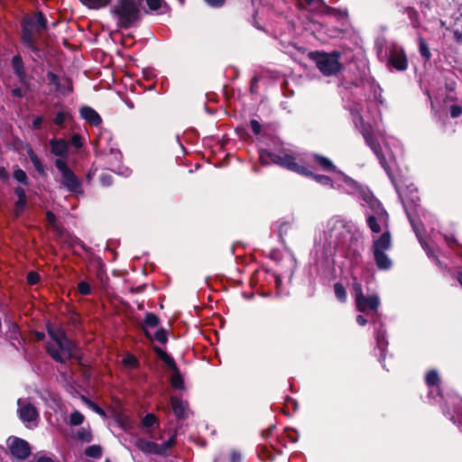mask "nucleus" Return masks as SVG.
<instances>
[{
    "mask_svg": "<svg viewBox=\"0 0 462 462\" xmlns=\"http://www.w3.org/2000/svg\"><path fill=\"white\" fill-rule=\"evenodd\" d=\"M259 159L263 164L274 163L284 167L290 171L297 173L311 176L317 182L323 186L334 187L332 180L326 175L313 174L307 167L295 162V158L286 152H270L266 150H262L259 154Z\"/></svg>",
    "mask_w": 462,
    "mask_h": 462,
    "instance_id": "1",
    "label": "nucleus"
},
{
    "mask_svg": "<svg viewBox=\"0 0 462 462\" xmlns=\"http://www.w3.org/2000/svg\"><path fill=\"white\" fill-rule=\"evenodd\" d=\"M51 341L47 343V352L57 362H66L70 358H79L76 346L69 340L61 329L48 328Z\"/></svg>",
    "mask_w": 462,
    "mask_h": 462,
    "instance_id": "2",
    "label": "nucleus"
},
{
    "mask_svg": "<svg viewBox=\"0 0 462 462\" xmlns=\"http://www.w3.org/2000/svg\"><path fill=\"white\" fill-rule=\"evenodd\" d=\"M142 2L143 0H116L111 12L119 28L127 29L138 21Z\"/></svg>",
    "mask_w": 462,
    "mask_h": 462,
    "instance_id": "3",
    "label": "nucleus"
},
{
    "mask_svg": "<svg viewBox=\"0 0 462 462\" xmlns=\"http://www.w3.org/2000/svg\"><path fill=\"white\" fill-rule=\"evenodd\" d=\"M319 71L327 77L337 75L343 69L340 62V53L337 51H315L310 53Z\"/></svg>",
    "mask_w": 462,
    "mask_h": 462,
    "instance_id": "4",
    "label": "nucleus"
},
{
    "mask_svg": "<svg viewBox=\"0 0 462 462\" xmlns=\"http://www.w3.org/2000/svg\"><path fill=\"white\" fill-rule=\"evenodd\" d=\"M388 214L382 204L374 199L369 201V210L366 212V222L374 233H380L383 227L388 226Z\"/></svg>",
    "mask_w": 462,
    "mask_h": 462,
    "instance_id": "5",
    "label": "nucleus"
},
{
    "mask_svg": "<svg viewBox=\"0 0 462 462\" xmlns=\"http://www.w3.org/2000/svg\"><path fill=\"white\" fill-rule=\"evenodd\" d=\"M55 166L60 172V184L70 193L78 196L82 195L81 180L68 167L66 162L62 159H57Z\"/></svg>",
    "mask_w": 462,
    "mask_h": 462,
    "instance_id": "6",
    "label": "nucleus"
},
{
    "mask_svg": "<svg viewBox=\"0 0 462 462\" xmlns=\"http://www.w3.org/2000/svg\"><path fill=\"white\" fill-rule=\"evenodd\" d=\"M354 123L356 126V128L360 129L362 135L366 143V144L371 148V150L374 152V153L376 155L377 159L380 162V164L383 168L385 170L386 167V161L383 154V151L381 148V145L374 134L372 133V130L370 127H365L364 125L363 118L356 113V115H354Z\"/></svg>",
    "mask_w": 462,
    "mask_h": 462,
    "instance_id": "7",
    "label": "nucleus"
},
{
    "mask_svg": "<svg viewBox=\"0 0 462 462\" xmlns=\"http://www.w3.org/2000/svg\"><path fill=\"white\" fill-rule=\"evenodd\" d=\"M49 84L54 86V90L60 96H69L73 91L72 81L66 76H58L53 72H48Z\"/></svg>",
    "mask_w": 462,
    "mask_h": 462,
    "instance_id": "8",
    "label": "nucleus"
},
{
    "mask_svg": "<svg viewBox=\"0 0 462 462\" xmlns=\"http://www.w3.org/2000/svg\"><path fill=\"white\" fill-rule=\"evenodd\" d=\"M8 447L11 454L22 460L26 459L31 454L29 443L16 437L8 439Z\"/></svg>",
    "mask_w": 462,
    "mask_h": 462,
    "instance_id": "9",
    "label": "nucleus"
},
{
    "mask_svg": "<svg viewBox=\"0 0 462 462\" xmlns=\"http://www.w3.org/2000/svg\"><path fill=\"white\" fill-rule=\"evenodd\" d=\"M17 405L19 417L24 423L35 422L37 420L39 413L32 404L23 402L22 400L19 399Z\"/></svg>",
    "mask_w": 462,
    "mask_h": 462,
    "instance_id": "10",
    "label": "nucleus"
},
{
    "mask_svg": "<svg viewBox=\"0 0 462 462\" xmlns=\"http://www.w3.org/2000/svg\"><path fill=\"white\" fill-rule=\"evenodd\" d=\"M389 62L397 70H405L408 66V61L404 51L396 47L391 50Z\"/></svg>",
    "mask_w": 462,
    "mask_h": 462,
    "instance_id": "11",
    "label": "nucleus"
},
{
    "mask_svg": "<svg viewBox=\"0 0 462 462\" xmlns=\"http://www.w3.org/2000/svg\"><path fill=\"white\" fill-rule=\"evenodd\" d=\"M79 115L87 123L93 126H98L102 124V118L99 114L88 106L80 107Z\"/></svg>",
    "mask_w": 462,
    "mask_h": 462,
    "instance_id": "12",
    "label": "nucleus"
},
{
    "mask_svg": "<svg viewBox=\"0 0 462 462\" xmlns=\"http://www.w3.org/2000/svg\"><path fill=\"white\" fill-rule=\"evenodd\" d=\"M32 23L24 22L23 23V44L31 49L33 51H37V48L34 45L35 38H34V32L35 29L32 28Z\"/></svg>",
    "mask_w": 462,
    "mask_h": 462,
    "instance_id": "13",
    "label": "nucleus"
},
{
    "mask_svg": "<svg viewBox=\"0 0 462 462\" xmlns=\"http://www.w3.org/2000/svg\"><path fill=\"white\" fill-rule=\"evenodd\" d=\"M315 161L317 164L326 171H336V166L334 163L327 157L312 154L307 161H302V162L311 166V161Z\"/></svg>",
    "mask_w": 462,
    "mask_h": 462,
    "instance_id": "14",
    "label": "nucleus"
},
{
    "mask_svg": "<svg viewBox=\"0 0 462 462\" xmlns=\"http://www.w3.org/2000/svg\"><path fill=\"white\" fill-rule=\"evenodd\" d=\"M425 380H426L427 385L430 389L429 395L430 396H433L434 394L439 395L440 394V391H439V381L440 380H439L438 372L436 370H431V371L428 372V374H426Z\"/></svg>",
    "mask_w": 462,
    "mask_h": 462,
    "instance_id": "15",
    "label": "nucleus"
},
{
    "mask_svg": "<svg viewBox=\"0 0 462 462\" xmlns=\"http://www.w3.org/2000/svg\"><path fill=\"white\" fill-rule=\"evenodd\" d=\"M392 246V238L389 231L385 230L382 236L374 240L373 251L385 252Z\"/></svg>",
    "mask_w": 462,
    "mask_h": 462,
    "instance_id": "16",
    "label": "nucleus"
},
{
    "mask_svg": "<svg viewBox=\"0 0 462 462\" xmlns=\"http://www.w3.org/2000/svg\"><path fill=\"white\" fill-rule=\"evenodd\" d=\"M361 305H356L360 312H365L367 310H376L380 304V300L377 295H370L368 297L363 296L360 300Z\"/></svg>",
    "mask_w": 462,
    "mask_h": 462,
    "instance_id": "17",
    "label": "nucleus"
},
{
    "mask_svg": "<svg viewBox=\"0 0 462 462\" xmlns=\"http://www.w3.org/2000/svg\"><path fill=\"white\" fill-rule=\"evenodd\" d=\"M328 227L331 231V236L340 237L344 235L345 231L349 232V230H346L345 222L338 217L331 218L328 221Z\"/></svg>",
    "mask_w": 462,
    "mask_h": 462,
    "instance_id": "18",
    "label": "nucleus"
},
{
    "mask_svg": "<svg viewBox=\"0 0 462 462\" xmlns=\"http://www.w3.org/2000/svg\"><path fill=\"white\" fill-rule=\"evenodd\" d=\"M310 10L317 14H332L334 9L325 5L322 0H305Z\"/></svg>",
    "mask_w": 462,
    "mask_h": 462,
    "instance_id": "19",
    "label": "nucleus"
},
{
    "mask_svg": "<svg viewBox=\"0 0 462 462\" xmlns=\"http://www.w3.org/2000/svg\"><path fill=\"white\" fill-rule=\"evenodd\" d=\"M171 408H172V411H173V413L178 417V418H186L187 417V403L182 402L180 399H179L178 397H175V396H172L171 398Z\"/></svg>",
    "mask_w": 462,
    "mask_h": 462,
    "instance_id": "20",
    "label": "nucleus"
},
{
    "mask_svg": "<svg viewBox=\"0 0 462 462\" xmlns=\"http://www.w3.org/2000/svg\"><path fill=\"white\" fill-rule=\"evenodd\" d=\"M137 448L144 453L159 455V444L146 439H138L136 441Z\"/></svg>",
    "mask_w": 462,
    "mask_h": 462,
    "instance_id": "21",
    "label": "nucleus"
},
{
    "mask_svg": "<svg viewBox=\"0 0 462 462\" xmlns=\"http://www.w3.org/2000/svg\"><path fill=\"white\" fill-rule=\"evenodd\" d=\"M373 253H374L375 263L380 270H388L391 268L392 261L388 257V255L385 254V252L377 250V251H373Z\"/></svg>",
    "mask_w": 462,
    "mask_h": 462,
    "instance_id": "22",
    "label": "nucleus"
},
{
    "mask_svg": "<svg viewBox=\"0 0 462 462\" xmlns=\"http://www.w3.org/2000/svg\"><path fill=\"white\" fill-rule=\"evenodd\" d=\"M12 67L16 74L18 79L20 82H24L26 74L23 67V62L22 60V58L19 55H15L12 60Z\"/></svg>",
    "mask_w": 462,
    "mask_h": 462,
    "instance_id": "23",
    "label": "nucleus"
},
{
    "mask_svg": "<svg viewBox=\"0 0 462 462\" xmlns=\"http://www.w3.org/2000/svg\"><path fill=\"white\" fill-rule=\"evenodd\" d=\"M50 143L51 152L56 156H63L68 151V143L63 139H52Z\"/></svg>",
    "mask_w": 462,
    "mask_h": 462,
    "instance_id": "24",
    "label": "nucleus"
},
{
    "mask_svg": "<svg viewBox=\"0 0 462 462\" xmlns=\"http://www.w3.org/2000/svg\"><path fill=\"white\" fill-rule=\"evenodd\" d=\"M24 22L32 23V26L33 29H35L37 32H40L41 30L45 29L46 27V19L42 15V14H37L33 17L25 19Z\"/></svg>",
    "mask_w": 462,
    "mask_h": 462,
    "instance_id": "25",
    "label": "nucleus"
},
{
    "mask_svg": "<svg viewBox=\"0 0 462 462\" xmlns=\"http://www.w3.org/2000/svg\"><path fill=\"white\" fill-rule=\"evenodd\" d=\"M443 238L447 245L453 251L457 252L460 248L457 239L455 237L452 232L444 230L442 233Z\"/></svg>",
    "mask_w": 462,
    "mask_h": 462,
    "instance_id": "26",
    "label": "nucleus"
},
{
    "mask_svg": "<svg viewBox=\"0 0 462 462\" xmlns=\"http://www.w3.org/2000/svg\"><path fill=\"white\" fill-rule=\"evenodd\" d=\"M154 351L157 353L158 356L163 361V363L171 368L172 371L178 369L175 364L174 359L168 355L162 348L155 346Z\"/></svg>",
    "mask_w": 462,
    "mask_h": 462,
    "instance_id": "27",
    "label": "nucleus"
},
{
    "mask_svg": "<svg viewBox=\"0 0 462 462\" xmlns=\"http://www.w3.org/2000/svg\"><path fill=\"white\" fill-rule=\"evenodd\" d=\"M82 5L89 9L98 10L106 7L112 0H79Z\"/></svg>",
    "mask_w": 462,
    "mask_h": 462,
    "instance_id": "28",
    "label": "nucleus"
},
{
    "mask_svg": "<svg viewBox=\"0 0 462 462\" xmlns=\"http://www.w3.org/2000/svg\"><path fill=\"white\" fill-rule=\"evenodd\" d=\"M375 339H376L377 346L381 349V351H383L385 349L388 342L385 338V330L383 329L382 325L375 332Z\"/></svg>",
    "mask_w": 462,
    "mask_h": 462,
    "instance_id": "29",
    "label": "nucleus"
},
{
    "mask_svg": "<svg viewBox=\"0 0 462 462\" xmlns=\"http://www.w3.org/2000/svg\"><path fill=\"white\" fill-rule=\"evenodd\" d=\"M352 292L355 297L356 305H361L360 300L363 299L364 293L360 282L356 280L352 283Z\"/></svg>",
    "mask_w": 462,
    "mask_h": 462,
    "instance_id": "30",
    "label": "nucleus"
},
{
    "mask_svg": "<svg viewBox=\"0 0 462 462\" xmlns=\"http://www.w3.org/2000/svg\"><path fill=\"white\" fill-rule=\"evenodd\" d=\"M171 383L172 387L176 389H182L184 387L183 380L178 369L173 370V374L171 377Z\"/></svg>",
    "mask_w": 462,
    "mask_h": 462,
    "instance_id": "31",
    "label": "nucleus"
},
{
    "mask_svg": "<svg viewBox=\"0 0 462 462\" xmlns=\"http://www.w3.org/2000/svg\"><path fill=\"white\" fill-rule=\"evenodd\" d=\"M76 438L83 442H90L92 434L88 429L81 428L77 431Z\"/></svg>",
    "mask_w": 462,
    "mask_h": 462,
    "instance_id": "32",
    "label": "nucleus"
},
{
    "mask_svg": "<svg viewBox=\"0 0 462 462\" xmlns=\"http://www.w3.org/2000/svg\"><path fill=\"white\" fill-rule=\"evenodd\" d=\"M85 454L87 457L98 458L102 456V449L97 445H92L86 448Z\"/></svg>",
    "mask_w": 462,
    "mask_h": 462,
    "instance_id": "33",
    "label": "nucleus"
},
{
    "mask_svg": "<svg viewBox=\"0 0 462 462\" xmlns=\"http://www.w3.org/2000/svg\"><path fill=\"white\" fill-rule=\"evenodd\" d=\"M82 401L90 408L93 411L99 414L102 417H106V412L103 409H101L97 404H96L94 402L90 401L89 399L86 398L85 396H82Z\"/></svg>",
    "mask_w": 462,
    "mask_h": 462,
    "instance_id": "34",
    "label": "nucleus"
},
{
    "mask_svg": "<svg viewBox=\"0 0 462 462\" xmlns=\"http://www.w3.org/2000/svg\"><path fill=\"white\" fill-rule=\"evenodd\" d=\"M335 295L338 300L345 302L346 300V291L341 283H336L334 285Z\"/></svg>",
    "mask_w": 462,
    "mask_h": 462,
    "instance_id": "35",
    "label": "nucleus"
},
{
    "mask_svg": "<svg viewBox=\"0 0 462 462\" xmlns=\"http://www.w3.org/2000/svg\"><path fill=\"white\" fill-rule=\"evenodd\" d=\"M84 415L79 411H73L69 416V423L73 426H78L83 423Z\"/></svg>",
    "mask_w": 462,
    "mask_h": 462,
    "instance_id": "36",
    "label": "nucleus"
},
{
    "mask_svg": "<svg viewBox=\"0 0 462 462\" xmlns=\"http://www.w3.org/2000/svg\"><path fill=\"white\" fill-rule=\"evenodd\" d=\"M411 226L413 227V230L414 232L416 233V236H418L419 240H420V245H422V247L424 248V250L427 252L428 255L429 256H433V252L432 250L430 248V246L426 244V242H424L420 236V231H419V228L416 226V225L414 224V222L412 220H411Z\"/></svg>",
    "mask_w": 462,
    "mask_h": 462,
    "instance_id": "37",
    "label": "nucleus"
},
{
    "mask_svg": "<svg viewBox=\"0 0 462 462\" xmlns=\"http://www.w3.org/2000/svg\"><path fill=\"white\" fill-rule=\"evenodd\" d=\"M159 324L158 317L153 313H147L144 319L145 327L155 328Z\"/></svg>",
    "mask_w": 462,
    "mask_h": 462,
    "instance_id": "38",
    "label": "nucleus"
},
{
    "mask_svg": "<svg viewBox=\"0 0 462 462\" xmlns=\"http://www.w3.org/2000/svg\"><path fill=\"white\" fill-rule=\"evenodd\" d=\"M68 116H69V113H67L65 111H60L56 114V116L53 119V123L60 127H63L64 123L67 120Z\"/></svg>",
    "mask_w": 462,
    "mask_h": 462,
    "instance_id": "39",
    "label": "nucleus"
},
{
    "mask_svg": "<svg viewBox=\"0 0 462 462\" xmlns=\"http://www.w3.org/2000/svg\"><path fill=\"white\" fill-rule=\"evenodd\" d=\"M419 49H420V53L422 57H424L427 60H429L430 58V51L428 47V44L422 38H420V40H419Z\"/></svg>",
    "mask_w": 462,
    "mask_h": 462,
    "instance_id": "40",
    "label": "nucleus"
},
{
    "mask_svg": "<svg viewBox=\"0 0 462 462\" xmlns=\"http://www.w3.org/2000/svg\"><path fill=\"white\" fill-rule=\"evenodd\" d=\"M122 363L125 366L133 368L137 366L138 360L134 355L128 354L123 358Z\"/></svg>",
    "mask_w": 462,
    "mask_h": 462,
    "instance_id": "41",
    "label": "nucleus"
},
{
    "mask_svg": "<svg viewBox=\"0 0 462 462\" xmlns=\"http://www.w3.org/2000/svg\"><path fill=\"white\" fill-rule=\"evenodd\" d=\"M14 179L18 182L27 185V175L24 171L17 169L14 172Z\"/></svg>",
    "mask_w": 462,
    "mask_h": 462,
    "instance_id": "42",
    "label": "nucleus"
},
{
    "mask_svg": "<svg viewBox=\"0 0 462 462\" xmlns=\"http://www.w3.org/2000/svg\"><path fill=\"white\" fill-rule=\"evenodd\" d=\"M156 422V417L152 413H148L143 419V425L145 428H151Z\"/></svg>",
    "mask_w": 462,
    "mask_h": 462,
    "instance_id": "43",
    "label": "nucleus"
},
{
    "mask_svg": "<svg viewBox=\"0 0 462 462\" xmlns=\"http://www.w3.org/2000/svg\"><path fill=\"white\" fill-rule=\"evenodd\" d=\"M78 291L82 295H88L91 292V288L88 282L82 281L78 284Z\"/></svg>",
    "mask_w": 462,
    "mask_h": 462,
    "instance_id": "44",
    "label": "nucleus"
},
{
    "mask_svg": "<svg viewBox=\"0 0 462 462\" xmlns=\"http://www.w3.org/2000/svg\"><path fill=\"white\" fill-rule=\"evenodd\" d=\"M27 282L30 284V285H34L36 283L39 282L40 281V275L38 273L36 272H30L28 274H27Z\"/></svg>",
    "mask_w": 462,
    "mask_h": 462,
    "instance_id": "45",
    "label": "nucleus"
},
{
    "mask_svg": "<svg viewBox=\"0 0 462 462\" xmlns=\"http://www.w3.org/2000/svg\"><path fill=\"white\" fill-rule=\"evenodd\" d=\"M154 339L157 340L160 343H166L167 341V335L164 329H159L154 334Z\"/></svg>",
    "mask_w": 462,
    "mask_h": 462,
    "instance_id": "46",
    "label": "nucleus"
},
{
    "mask_svg": "<svg viewBox=\"0 0 462 462\" xmlns=\"http://www.w3.org/2000/svg\"><path fill=\"white\" fill-rule=\"evenodd\" d=\"M146 4L152 11H156L161 7L162 0H146Z\"/></svg>",
    "mask_w": 462,
    "mask_h": 462,
    "instance_id": "47",
    "label": "nucleus"
},
{
    "mask_svg": "<svg viewBox=\"0 0 462 462\" xmlns=\"http://www.w3.org/2000/svg\"><path fill=\"white\" fill-rule=\"evenodd\" d=\"M31 161L38 172L42 173L44 171L43 165L38 156L32 159Z\"/></svg>",
    "mask_w": 462,
    "mask_h": 462,
    "instance_id": "48",
    "label": "nucleus"
},
{
    "mask_svg": "<svg viewBox=\"0 0 462 462\" xmlns=\"http://www.w3.org/2000/svg\"><path fill=\"white\" fill-rule=\"evenodd\" d=\"M46 219L51 226L57 228V219L55 215L51 211H47Z\"/></svg>",
    "mask_w": 462,
    "mask_h": 462,
    "instance_id": "49",
    "label": "nucleus"
},
{
    "mask_svg": "<svg viewBox=\"0 0 462 462\" xmlns=\"http://www.w3.org/2000/svg\"><path fill=\"white\" fill-rule=\"evenodd\" d=\"M250 125H251L252 131L254 132V134L257 135L261 133L262 126L257 120H254V119L251 120Z\"/></svg>",
    "mask_w": 462,
    "mask_h": 462,
    "instance_id": "50",
    "label": "nucleus"
},
{
    "mask_svg": "<svg viewBox=\"0 0 462 462\" xmlns=\"http://www.w3.org/2000/svg\"><path fill=\"white\" fill-rule=\"evenodd\" d=\"M462 109L458 105H453L450 107V115L452 117H457L461 115Z\"/></svg>",
    "mask_w": 462,
    "mask_h": 462,
    "instance_id": "51",
    "label": "nucleus"
},
{
    "mask_svg": "<svg viewBox=\"0 0 462 462\" xmlns=\"http://www.w3.org/2000/svg\"><path fill=\"white\" fill-rule=\"evenodd\" d=\"M43 122V118L42 116H37L34 117L33 121H32V129H40L41 126H42V124Z\"/></svg>",
    "mask_w": 462,
    "mask_h": 462,
    "instance_id": "52",
    "label": "nucleus"
},
{
    "mask_svg": "<svg viewBox=\"0 0 462 462\" xmlns=\"http://www.w3.org/2000/svg\"><path fill=\"white\" fill-rule=\"evenodd\" d=\"M242 459L241 453L237 450H232L230 453L231 462H240Z\"/></svg>",
    "mask_w": 462,
    "mask_h": 462,
    "instance_id": "53",
    "label": "nucleus"
},
{
    "mask_svg": "<svg viewBox=\"0 0 462 462\" xmlns=\"http://www.w3.org/2000/svg\"><path fill=\"white\" fill-rule=\"evenodd\" d=\"M171 448V446H170L167 441L163 442L162 444H159V450L161 451L159 455H166L167 450Z\"/></svg>",
    "mask_w": 462,
    "mask_h": 462,
    "instance_id": "54",
    "label": "nucleus"
},
{
    "mask_svg": "<svg viewBox=\"0 0 462 462\" xmlns=\"http://www.w3.org/2000/svg\"><path fill=\"white\" fill-rule=\"evenodd\" d=\"M210 6L219 7L224 5L225 0H205Z\"/></svg>",
    "mask_w": 462,
    "mask_h": 462,
    "instance_id": "55",
    "label": "nucleus"
},
{
    "mask_svg": "<svg viewBox=\"0 0 462 462\" xmlns=\"http://www.w3.org/2000/svg\"><path fill=\"white\" fill-rule=\"evenodd\" d=\"M71 143L75 147L81 146L80 136L79 134H74L71 138Z\"/></svg>",
    "mask_w": 462,
    "mask_h": 462,
    "instance_id": "56",
    "label": "nucleus"
},
{
    "mask_svg": "<svg viewBox=\"0 0 462 462\" xmlns=\"http://www.w3.org/2000/svg\"><path fill=\"white\" fill-rule=\"evenodd\" d=\"M100 180L103 185L108 186L111 184V177L109 175L104 174L101 176Z\"/></svg>",
    "mask_w": 462,
    "mask_h": 462,
    "instance_id": "57",
    "label": "nucleus"
},
{
    "mask_svg": "<svg viewBox=\"0 0 462 462\" xmlns=\"http://www.w3.org/2000/svg\"><path fill=\"white\" fill-rule=\"evenodd\" d=\"M34 462H54V460L46 456H39L35 458Z\"/></svg>",
    "mask_w": 462,
    "mask_h": 462,
    "instance_id": "58",
    "label": "nucleus"
},
{
    "mask_svg": "<svg viewBox=\"0 0 462 462\" xmlns=\"http://www.w3.org/2000/svg\"><path fill=\"white\" fill-rule=\"evenodd\" d=\"M14 192L18 199H26L25 191L23 188L15 189Z\"/></svg>",
    "mask_w": 462,
    "mask_h": 462,
    "instance_id": "59",
    "label": "nucleus"
},
{
    "mask_svg": "<svg viewBox=\"0 0 462 462\" xmlns=\"http://www.w3.org/2000/svg\"><path fill=\"white\" fill-rule=\"evenodd\" d=\"M288 227L289 226L286 224H282L279 227V236L282 242H283L282 234L287 232Z\"/></svg>",
    "mask_w": 462,
    "mask_h": 462,
    "instance_id": "60",
    "label": "nucleus"
},
{
    "mask_svg": "<svg viewBox=\"0 0 462 462\" xmlns=\"http://www.w3.org/2000/svg\"><path fill=\"white\" fill-rule=\"evenodd\" d=\"M26 204V199H18L16 202L17 210H22Z\"/></svg>",
    "mask_w": 462,
    "mask_h": 462,
    "instance_id": "61",
    "label": "nucleus"
},
{
    "mask_svg": "<svg viewBox=\"0 0 462 462\" xmlns=\"http://www.w3.org/2000/svg\"><path fill=\"white\" fill-rule=\"evenodd\" d=\"M356 322H357V323H358V325H360V326H365V325H366L367 320H366V319H365V317H364V316H362V315H358V316L356 317Z\"/></svg>",
    "mask_w": 462,
    "mask_h": 462,
    "instance_id": "62",
    "label": "nucleus"
},
{
    "mask_svg": "<svg viewBox=\"0 0 462 462\" xmlns=\"http://www.w3.org/2000/svg\"><path fill=\"white\" fill-rule=\"evenodd\" d=\"M12 94L14 96V97H23V91L21 88H14L12 90Z\"/></svg>",
    "mask_w": 462,
    "mask_h": 462,
    "instance_id": "63",
    "label": "nucleus"
},
{
    "mask_svg": "<svg viewBox=\"0 0 462 462\" xmlns=\"http://www.w3.org/2000/svg\"><path fill=\"white\" fill-rule=\"evenodd\" d=\"M26 152L31 160L37 156L31 146L26 147Z\"/></svg>",
    "mask_w": 462,
    "mask_h": 462,
    "instance_id": "64",
    "label": "nucleus"
}]
</instances>
